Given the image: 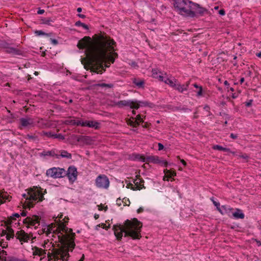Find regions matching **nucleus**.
<instances>
[{"label": "nucleus", "instance_id": "0eeeda50", "mask_svg": "<svg viewBox=\"0 0 261 261\" xmlns=\"http://www.w3.org/2000/svg\"><path fill=\"white\" fill-rule=\"evenodd\" d=\"M96 186L100 188L107 189L109 186V179L105 175H99L95 180Z\"/></svg>", "mask_w": 261, "mask_h": 261}, {"label": "nucleus", "instance_id": "dca6fc26", "mask_svg": "<svg viewBox=\"0 0 261 261\" xmlns=\"http://www.w3.org/2000/svg\"><path fill=\"white\" fill-rule=\"evenodd\" d=\"M100 123L95 121H82V126H87L89 127L94 128L97 129L99 128Z\"/></svg>", "mask_w": 261, "mask_h": 261}, {"label": "nucleus", "instance_id": "cd10ccee", "mask_svg": "<svg viewBox=\"0 0 261 261\" xmlns=\"http://www.w3.org/2000/svg\"><path fill=\"white\" fill-rule=\"evenodd\" d=\"M133 83L138 88H144L145 84L144 81L143 80L137 79L136 78H134L133 79Z\"/></svg>", "mask_w": 261, "mask_h": 261}, {"label": "nucleus", "instance_id": "2eb2a0df", "mask_svg": "<svg viewBox=\"0 0 261 261\" xmlns=\"http://www.w3.org/2000/svg\"><path fill=\"white\" fill-rule=\"evenodd\" d=\"M91 41V38L89 36H85L81 39L77 45L79 49H84L88 46Z\"/></svg>", "mask_w": 261, "mask_h": 261}, {"label": "nucleus", "instance_id": "864d4df0", "mask_svg": "<svg viewBox=\"0 0 261 261\" xmlns=\"http://www.w3.org/2000/svg\"><path fill=\"white\" fill-rule=\"evenodd\" d=\"M20 215L17 213H15L12 216H11L10 218V220H15L16 218H19Z\"/></svg>", "mask_w": 261, "mask_h": 261}, {"label": "nucleus", "instance_id": "6ab92c4d", "mask_svg": "<svg viewBox=\"0 0 261 261\" xmlns=\"http://www.w3.org/2000/svg\"><path fill=\"white\" fill-rule=\"evenodd\" d=\"M16 237L20 241L27 242L29 239L28 233L23 230L17 231L16 233Z\"/></svg>", "mask_w": 261, "mask_h": 261}, {"label": "nucleus", "instance_id": "0e129e2a", "mask_svg": "<svg viewBox=\"0 0 261 261\" xmlns=\"http://www.w3.org/2000/svg\"><path fill=\"white\" fill-rule=\"evenodd\" d=\"M150 125V123L145 122L144 124H142V127L145 128H148Z\"/></svg>", "mask_w": 261, "mask_h": 261}, {"label": "nucleus", "instance_id": "c9c22d12", "mask_svg": "<svg viewBox=\"0 0 261 261\" xmlns=\"http://www.w3.org/2000/svg\"><path fill=\"white\" fill-rule=\"evenodd\" d=\"M96 87H106L108 88H112L114 87V84H106V83H99L95 85Z\"/></svg>", "mask_w": 261, "mask_h": 261}, {"label": "nucleus", "instance_id": "bf43d9fd", "mask_svg": "<svg viewBox=\"0 0 261 261\" xmlns=\"http://www.w3.org/2000/svg\"><path fill=\"white\" fill-rule=\"evenodd\" d=\"M216 208L221 214L224 215V213L223 211L222 210H221L220 206H218V207H216Z\"/></svg>", "mask_w": 261, "mask_h": 261}, {"label": "nucleus", "instance_id": "a18cd8bd", "mask_svg": "<svg viewBox=\"0 0 261 261\" xmlns=\"http://www.w3.org/2000/svg\"><path fill=\"white\" fill-rule=\"evenodd\" d=\"M54 138H57L59 140H64L65 139V137L63 135L61 134H55L54 135Z\"/></svg>", "mask_w": 261, "mask_h": 261}, {"label": "nucleus", "instance_id": "13d9d810", "mask_svg": "<svg viewBox=\"0 0 261 261\" xmlns=\"http://www.w3.org/2000/svg\"><path fill=\"white\" fill-rule=\"evenodd\" d=\"M0 246H2L3 248H5L7 246V245L6 244V242L4 243V241H0Z\"/></svg>", "mask_w": 261, "mask_h": 261}, {"label": "nucleus", "instance_id": "052dcab7", "mask_svg": "<svg viewBox=\"0 0 261 261\" xmlns=\"http://www.w3.org/2000/svg\"><path fill=\"white\" fill-rule=\"evenodd\" d=\"M158 146H159V148H158L159 150H162L164 148V145L161 143H158Z\"/></svg>", "mask_w": 261, "mask_h": 261}, {"label": "nucleus", "instance_id": "393cba45", "mask_svg": "<svg viewBox=\"0 0 261 261\" xmlns=\"http://www.w3.org/2000/svg\"><path fill=\"white\" fill-rule=\"evenodd\" d=\"M176 111H181L183 112L184 114L189 115L192 112V110L189 109L186 106H177Z\"/></svg>", "mask_w": 261, "mask_h": 261}, {"label": "nucleus", "instance_id": "f03ea898", "mask_svg": "<svg viewBox=\"0 0 261 261\" xmlns=\"http://www.w3.org/2000/svg\"><path fill=\"white\" fill-rule=\"evenodd\" d=\"M142 223L137 218H134L131 220L127 219L124 225L117 224L113 226V230L115 236L118 241H121L124 233V237H131L133 239H140L141 238V232Z\"/></svg>", "mask_w": 261, "mask_h": 261}, {"label": "nucleus", "instance_id": "20e7f679", "mask_svg": "<svg viewBox=\"0 0 261 261\" xmlns=\"http://www.w3.org/2000/svg\"><path fill=\"white\" fill-rule=\"evenodd\" d=\"M35 190L31 189L29 190L28 195L23 194L22 196L26 198L27 200H29L32 202L35 201L38 199L39 201H41L43 200V195L42 194L41 191H40L37 188H34Z\"/></svg>", "mask_w": 261, "mask_h": 261}, {"label": "nucleus", "instance_id": "1a4fd4ad", "mask_svg": "<svg viewBox=\"0 0 261 261\" xmlns=\"http://www.w3.org/2000/svg\"><path fill=\"white\" fill-rule=\"evenodd\" d=\"M64 171V169L63 168L53 167L46 171V175L48 177L54 178H60L62 177V173Z\"/></svg>", "mask_w": 261, "mask_h": 261}, {"label": "nucleus", "instance_id": "9b49d317", "mask_svg": "<svg viewBox=\"0 0 261 261\" xmlns=\"http://www.w3.org/2000/svg\"><path fill=\"white\" fill-rule=\"evenodd\" d=\"M41 156H50L55 157L56 159H59L60 158H65V151H58L54 149L49 151H44L40 153Z\"/></svg>", "mask_w": 261, "mask_h": 261}, {"label": "nucleus", "instance_id": "603ef678", "mask_svg": "<svg viewBox=\"0 0 261 261\" xmlns=\"http://www.w3.org/2000/svg\"><path fill=\"white\" fill-rule=\"evenodd\" d=\"M8 261H26L25 260L19 259L14 257H10L8 259Z\"/></svg>", "mask_w": 261, "mask_h": 261}, {"label": "nucleus", "instance_id": "4468645a", "mask_svg": "<svg viewBox=\"0 0 261 261\" xmlns=\"http://www.w3.org/2000/svg\"><path fill=\"white\" fill-rule=\"evenodd\" d=\"M19 121L22 127H27L34 125V121L30 117L21 118L19 119Z\"/></svg>", "mask_w": 261, "mask_h": 261}, {"label": "nucleus", "instance_id": "4be33fe9", "mask_svg": "<svg viewBox=\"0 0 261 261\" xmlns=\"http://www.w3.org/2000/svg\"><path fill=\"white\" fill-rule=\"evenodd\" d=\"M130 160L133 161H140L143 162H145L146 161L145 157L138 153H133L130 155Z\"/></svg>", "mask_w": 261, "mask_h": 261}, {"label": "nucleus", "instance_id": "5fc2aeb1", "mask_svg": "<svg viewBox=\"0 0 261 261\" xmlns=\"http://www.w3.org/2000/svg\"><path fill=\"white\" fill-rule=\"evenodd\" d=\"M168 109L171 110L172 111H176V109H177V107H174V106H173L172 105H169L168 106Z\"/></svg>", "mask_w": 261, "mask_h": 261}, {"label": "nucleus", "instance_id": "f257e3e1", "mask_svg": "<svg viewBox=\"0 0 261 261\" xmlns=\"http://www.w3.org/2000/svg\"><path fill=\"white\" fill-rule=\"evenodd\" d=\"M116 46V42L106 33L95 34L93 36L92 44L86 50V56L82 59V63L84 64L85 61L87 65L91 66V71L102 74L118 57V54L115 52Z\"/></svg>", "mask_w": 261, "mask_h": 261}, {"label": "nucleus", "instance_id": "bb28decb", "mask_svg": "<svg viewBox=\"0 0 261 261\" xmlns=\"http://www.w3.org/2000/svg\"><path fill=\"white\" fill-rule=\"evenodd\" d=\"M33 250H34L33 255H34L42 256L43 255L46 254L45 250L39 248L38 247H35L33 248Z\"/></svg>", "mask_w": 261, "mask_h": 261}, {"label": "nucleus", "instance_id": "774afa93", "mask_svg": "<svg viewBox=\"0 0 261 261\" xmlns=\"http://www.w3.org/2000/svg\"><path fill=\"white\" fill-rule=\"evenodd\" d=\"M27 138L30 139H32V140H34L36 138V137L34 136H32V135H27Z\"/></svg>", "mask_w": 261, "mask_h": 261}, {"label": "nucleus", "instance_id": "a211bd4d", "mask_svg": "<svg viewBox=\"0 0 261 261\" xmlns=\"http://www.w3.org/2000/svg\"><path fill=\"white\" fill-rule=\"evenodd\" d=\"M38 127L41 128H49L51 126L52 123L50 121L47 120H44L43 119H39L37 121V124Z\"/></svg>", "mask_w": 261, "mask_h": 261}, {"label": "nucleus", "instance_id": "e433bc0d", "mask_svg": "<svg viewBox=\"0 0 261 261\" xmlns=\"http://www.w3.org/2000/svg\"><path fill=\"white\" fill-rule=\"evenodd\" d=\"M164 82L166 84L169 85L171 87L173 88L176 86L175 83L177 82V81L175 80L174 82H173L172 80L168 78H166V80H165Z\"/></svg>", "mask_w": 261, "mask_h": 261}, {"label": "nucleus", "instance_id": "6e6d98bb", "mask_svg": "<svg viewBox=\"0 0 261 261\" xmlns=\"http://www.w3.org/2000/svg\"><path fill=\"white\" fill-rule=\"evenodd\" d=\"M152 72L153 76L154 77H155V78L158 77L157 69H152Z\"/></svg>", "mask_w": 261, "mask_h": 261}, {"label": "nucleus", "instance_id": "423d86ee", "mask_svg": "<svg viewBox=\"0 0 261 261\" xmlns=\"http://www.w3.org/2000/svg\"><path fill=\"white\" fill-rule=\"evenodd\" d=\"M115 105L120 108H122L123 107H129L130 109L137 110L140 108V105L137 100H120L117 102Z\"/></svg>", "mask_w": 261, "mask_h": 261}, {"label": "nucleus", "instance_id": "8fccbe9b", "mask_svg": "<svg viewBox=\"0 0 261 261\" xmlns=\"http://www.w3.org/2000/svg\"><path fill=\"white\" fill-rule=\"evenodd\" d=\"M35 34L37 35H46L47 36H49L48 34H46L44 32H43L42 31H35Z\"/></svg>", "mask_w": 261, "mask_h": 261}, {"label": "nucleus", "instance_id": "9d476101", "mask_svg": "<svg viewBox=\"0 0 261 261\" xmlns=\"http://www.w3.org/2000/svg\"><path fill=\"white\" fill-rule=\"evenodd\" d=\"M78 175L77 168L74 166H70L66 171V176L68 177L69 181L73 184L76 179Z\"/></svg>", "mask_w": 261, "mask_h": 261}, {"label": "nucleus", "instance_id": "338daca9", "mask_svg": "<svg viewBox=\"0 0 261 261\" xmlns=\"http://www.w3.org/2000/svg\"><path fill=\"white\" fill-rule=\"evenodd\" d=\"M252 100H250L249 101L246 102L245 106L246 107H250L252 105Z\"/></svg>", "mask_w": 261, "mask_h": 261}, {"label": "nucleus", "instance_id": "72a5a7b5", "mask_svg": "<svg viewBox=\"0 0 261 261\" xmlns=\"http://www.w3.org/2000/svg\"><path fill=\"white\" fill-rule=\"evenodd\" d=\"M132 118L133 120L129 119L127 122V124L128 125L133 127H137L140 125L139 122H138L137 120H135L134 118L132 117Z\"/></svg>", "mask_w": 261, "mask_h": 261}, {"label": "nucleus", "instance_id": "c85d7f7f", "mask_svg": "<svg viewBox=\"0 0 261 261\" xmlns=\"http://www.w3.org/2000/svg\"><path fill=\"white\" fill-rule=\"evenodd\" d=\"M159 158V157L158 156L155 155L148 156L146 158H145V162H147L148 163H152L153 164H156L158 163Z\"/></svg>", "mask_w": 261, "mask_h": 261}, {"label": "nucleus", "instance_id": "c756f323", "mask_svg": "<svg viewBox=\"0 0 261 261\" xmlns=\"http://www.w3.org/2000/svg\"><path fill=\"white\" fill-rule=\"evenodd\" d=\"M237 211L232 213V216L236 219H244L245 215L242 211L239 208H237Z\"/></svg>", "mask_w": 261, "mask_h": 261}, {"label": "nucleus", "instance_id": "b1692460", "mask_svg": "<svg viewBox=\"0 0 261 261\" xmlns=\"http://www.w3.org/2000/svg\"><path fill=\"white\" fill-rule=\"evenodd\" d=\"M66 234L68 237V243H70L72 241L74 242L75 234L72 232L71 228H68L66 227Z\"/></svg>", "mask_w": 261, "mask_h": 261}, {"label": "nucleus", "instance_id": "de8ad7c7", "mask_svg": "<svg viewBox=\"0 0 261 261\" xmlns=\"http://www.w3.org/2000/svg\"><path fill=\"white\" fill-rule=\"evenodd\" d=\"M43 134L48 137L53 138H54V135H55V134H53L51 132H43Z\"/></svg>", "mask_w": 261, "mask_h": 261}, {"label": "nucleus", "instance_id": "f8f14e48", "mask_svg": "<svg viewBox=\"0 0 261 261\" xmlns=\"http://www.w3.org/2000/svg\"><path fill=\"white\" fill-rule=\"evenodd\" d=\"M72 138L71 143H75L76 142H82L83 143H88L91 141V138L87 136H76L73 135L71 136Z\"/></svg>", "mask_w": 261, "mask_h": 261}, {"label": "nucleus", "instance_id": "39448f33", "mask_svg": "<svg viewBox=\"0 0 261 261\" xmlns=\"http://www.w3.org/2000/svg\"><path fill=\"white\" fill-rule=\"evenodd\" d=\"M53 257L55 260H65V244L61 243L60 246L54 247L53 250Z\"/></svg>", "mask_w": 261, "mask_h": 261}, {"label": "nucleus", "instance_id": "473e14b6", "mask_svg": "<svg viewBox=\"0 0 261 261\" xmlns=\"http://www.w3.org/2000/svg\"><path fill=\"white\" fill-rule=\"evenodd\" d=\"M164 173L165 174H168L169 178H171L172 177L176 175V172L174 170L172 171L171 170H168L166 169L164 170Z\"/></svg>", "mask_w": 261, "mask_h": 261}, {"label": "nucleus", "instance_id": "7c9ffc66", "mask_svg": "<svg viewBox=\"0 0 261 261\" xmlns=\"http://www.w3.org/2000/svg\"><path fill=\"white\" fill-rule=\"evenodd\" d=\"M175 85L176 86L173 88L181 93L183 92L184 91L187 90V87H185V85H181L179 84L175 83Z\"/></svg>", "mask_w": 261, "mask_h": 261}, {"label": "nucleus", "instance_id": "49530a36", "mask_svg": "<svg viewBox=\"0 0 261 261\" xmlns=\"http://www.w3.org/2000/svg\"><path fill=\"white\" fill-rule=\"evenodd\" d=\"M96 227H101L103 229L108 230L109 228H110V224H109L108 226H107L106 224L105 223H101L97 225Z\"/></svg>", "mask_w": 261, "mask_h": 261}, {"label": "nucleus", "instance_id": "680f3d73", "mask_svg": "<svg viewBox=\"0 0 261 261\" xmlns=\"http://www.w3.org/2000/svg\"><path fill=\"white\" fill-rule=\"evenodd\" d=\"M219 14L220 15H224L225 14V11L224 9H221L219 10Z\"/></svg>", "mask_w": 261, "mask_h": 261}, {"label": "nucleus", "instance_id": "ddd939ff", "mask_svg": "<svg viewBox=\"0 0 261 261\" xmlns=\"http://www.w3.org/2000/svg\"><path fill=\"white\" fill-rule=\"evenodd\" d=\"M82 120L79 118L66 116V125L72 126H81Z\"/></svg>", "mask_w": 261, "mask_h": 261}, {"label": "nucleus", "instance_id": "f704fd0d", "mask_svg": "<svg viewBox=\"0 0 261 261\" xmlns=\"http://www.w3.org/2000/svg\"><path fill=\"white\" fill-rule=\"evenodd\" d=\"M221 208L224 210L223 212L224 214H229L230 212L233 210V208L226 205H222Z\"/></svg>", "mask_w": 261, "mask_h": 261}, {"label": "nucleus", "instance_id": "a19ab883", "mask_svg": "<svg viewBox=\"0 0 261 261\" xmlns=\"http://www.w3.org/2000/svg\"><path fill=\"white\" fill-rule=\"evenodd\" d=\"M75 25L76 26H81L83 27L86 30H89V27L88 25L82 22L81 21H77L75 22Z\"/></svg>", "mask_w": 261, "mask_h": 261}, {"label": "nucleus", "instance_id": "e2e57ef3", "mask_svg": "<svg viewBox=\"0 0 261 261\" xmlns=\"http://www.w3.org/2000/svg\"><path fill=\"white\" fill-rule=\"evenodd\" d=\"M230 137L233 139H236L238 138V135H236V134H232L231 133L230 135Z\"/></svg>", "mask_w": 261, "mask_h": 261}, {"label": "nucleus", "instance_id": "a878e982", "mask_svg": "<svg viewBox=\"0 0 261 261\" xmlns=\"http://www.w3.org/2000/svg\"><path fill=\"white\" fill-rule=\"evenodd\" d=\"M11 197L9 196V195H8L7 192H2L0 191V203L2 204L4 202V201H6V200H8L9 201L10 200V198Z\"/></svg>", "mask_w": 261, "mask_h": 261}, {"label": "nucleus", "instance_id": "3c124183", "mask_svg": "<svg viewBox=\"0 0 261 261\" xmlns=\"http://www.w3.org/2000/svg\"><path fill=\"white\" fill-rule=\"evenodd\" d=\"M7 230L8 231V234L11 235L12 238H13L14 237V232L13 229L10 227H8Z\"/></svg>", "mask_w": 261, "mask_h": 261}, {"label": "nucleus", "instance_id": "37998d69", "mask_svg": "<svg viewBox=\"0 0 261 261\" xmlns=\"http://www.w3.org/2000/svg\"><path fill=\"white\" fill-rule=\"evenodd\" d=\"M193 86L195 88L199 89V91L197 92V95L201 96L202 93V87L201 86H198L197 84H194Z\"/></svg>", "mask_w": 261, "mask_h": 261}, {"label": "nucleus", "instance_id": "58836bf2", "mask_svg": "<svg viewBox=\"0 0 261 261\" xmlns=\"http://www.w3.org/2000/svg\"><path fill=\"white\" fill-rule=\"evenodd\" d=\"M156 164L160 165L164 167H167L168 165V163L166 160H161L160 158L158 159V163Z\"/></svg>", "mask_w": 261, "mask_h": 261}, {"label": "nucleus", "instance_id": "4c0bfd02", "mask_svg": "<svg viewBox=\"0 0 261 261\" xmlns=\"http://www.w3.org/2000/svg\"><path fill=\"white\" fill-rule=\"evenodd\" d=\"M138 103H139L140 106H144L146 107L148 106L150 108H152L153 104L151 102H148L147 101H137Z\"/></svg>", "mask_w": 261, "mask_h": 261}, {"label": "nucleus", "instance_id": "09e8293b", "mask_svg": "<svg viewBox=\"0 0 261 261\" xmlns=\"http://www.w3.org/2000/svg\"><path fill=\"white\" fill-rule=\"evenodd\" d=\"M135 120H137L138 122H141L142 123H144V121L143 119L141 118V115L138 114L137 115L136 118H135Z\"/></svg>", "mask_w": 261, "mask_h": 261}, {"label": "nucleus", "instance_id": "79ce46f5", "mask_svg": "<svg viewBox=\"0 0 261 261\" xmlns=\"http://www.w3.org/2000/svg\"><path fill=\"white\" fill-rule=\"evenodd\" d=\"M42 23L51 25L53 20L50 18H45L41 19Z\"/></svg>", "mask_w": 261, "mask_h": 261}, {"label": "nucleus", "instance_id": "6e6552de", "mask_svg": "<svg viewBox=\"0 0 261 261\" xmlns=\"http://www.w3.org/2000/svg\"><path fill=\"white\" fill-rule=\"evenodd\" d=\"M41 218L37 215H33L32 217H27L23 221V223L28 225L34 226L35 228H37L38 226L40 225Z\"/></svg>", "mask_w": 261, "mask_h": 261}, {"label": "nucleus", "instance_id": "aec40b11", "mask_svg": "<svg viewBox=\"0 0 261 261\" xmlns=\"http://www.w3.org/2000/svg\"><path fill=\"white\" fill-rule=\"evenodd\" d=\"M67 234H66V261L68 260V258L69 257V251H72L73 249L75 246V244L74 241H71L70 243H68Z\"/></svg>", "mask_w": 261, "mask_h": 261}, {"label": "nucleus", "instance_id": "412c9836", "mask_svg": "<svg viewBox=\"0 0 261 261\" xmlns=\"http://www.w3.org/2000/svg\"><path fill=\"white\" fill-rule=\"evenodd\" d=\"M134 183L135 184V186L132 184L129 183L127 185V188H130V189L136 191V190H140L143 188H145V187L141 185H138V179H136L134 180Z\"/></svg>", "mask_w": 261, "mask_h": 261}, {"label": "nucleus", "instance_id": "69168bd1", "mask_svg": "<svg viewBox=\"0 0 261 261\" xmlns=\"http://www.w3.org/2000/svg\"><path fill=\"white\" fill-rule=\"evenodd\" d=\"M138 184L139 185H144V180H143V179H138Z\"/></svg>", "mask_w": 261, "mask_h": 261}, {"label": "nucleus", "instance_id": "c03bdc74", "mask_svg": "<svg viewBox=\"0 0 261 261\" xmlns=\"http://www.w3.org/2000/svg\"><path fill=\"white\" fill-rule=\"evenodd\" d=\"M219 115L221 116L225 117V120H230L231 117L229 115L225 113V112H221L219 113Z\"/></svg>", "mask_w": 261, "mask_h": 261}, {"label": "nucleus", "instance_id": "7ed1b4c3", "mask_svg": "<svg viewBox=\"0 0 261 261\" xmlns=\"http://www.w3.org/2000/svg\"><path fill=\"white\" fill-rule=\"evenodd\" d=\"M174 7L181 15L190 17L203 16L208 10L190 0H174Z\"/></svg>", "mask_w": 261, "mask_h": 261}, {"label": "nucleus", "instance_id": "ea45409f", "mask_svg": "<svg viewBox=\"0 0 261 261\" xmlns=\"http://www.w3.org/2000/svg\"><path fill=\"white\" fill-rule=\"evenodd\" d=\"M10 46V44L5 41H0V47L5 48L6 50Z\"/></svg>", "mask_w": 261, "mask_h": 261}, {"label": "nucleus", "instance_id": "2f4dec72", "mask_svg": "<svg viewBox=\"0 0 261 261\" xmlns=\"http://www.w3.org/2000/svg\"><path fill=\"white\" fill-rule=\"evenodd\" d=\"M213 148L215 150H218L220 151H224L226 152H231L230 150L228 148H224L222 147V146L219 145H214L213 147Z\"/></svg>", "mask_w": 261, "mask_h": 261}, {"label": "nucleus", "instance_id": "4d7b16f0", "mask_svg": "<svg viewBox=\"0 0 261 261\" xmlns=\"http://www.w3.org/2000/svg\"><path fill=\"white\" fill-rule=\"evenodd\" d=\"M239 156L240 158H243L244 159H245V160H247L248 158H249V156L248 155H247L246 154H240L239 155Z\"/></svg>", "mask_w": 261, "mask_h": 261}, {"label": "nucleus", "instance_id": "5701e85b", "mask_svg": "<svg viewBox=\"0 0 261 261\" xmlns=\"http://www.w3.org/2000/svg\"><path fill=\"white\" fill-rule=\"evenodd\" d=\"M6 53H9V54H12L13 55H19V56L22 55V54H23V53L21 50H19V49H18L17 48L11 47L10 46L8 47L7 50H6Z\"/></svg>", "mask_w": 261, "mask_h": 261}, {"label": "nucleus", "instance_id": "f3484780", "mask_svg": "<svg viewBox=\"0 0 261 261\" xmlns=\"http://www.w3.org/2000/svg\"><path fill=\"white\" fill-rule=\"evenodd\" d=\"M63 215H61V216L59 218H57L55 220L56 222L59 221L58 224L57 229H59L60 233L61 234H62L64 237L65 236L63 234V233L65 232V224L64 222H62L61 219L62 218Z\"/></svg>", "mask_w": 261, "mask_h": 261}]
</instances>
